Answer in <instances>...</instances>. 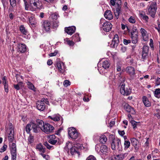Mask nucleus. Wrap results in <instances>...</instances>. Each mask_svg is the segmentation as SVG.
I'll use <instances>...</instances> for the list:
<instances>
[{
  "label": "nucleus",
  "mask_w": 160,
  "mask_h": 160,
  "mask_svg": "<svg viewBox=\"0 0 160 160\" xmlns=\"http://www.w3.org/2000/svg\"><path fill=\"white\" fill-rule=\"evenodd\" d=\"M71 143L70 142H68L66 143L65 146L64 147V150L69 155H71L72 157H79L80 155V144L74 145L71 147Z\"/></svg>",
  "instance_id": "nucleus-1"
},
{
  "label": "nucleus",
  "mask_w": 160,
  "mask_h": 160,
  "mask_svg": "<svg viewBox=\"0 0 160 160\" xmlns=\"http://www.w3.org/2000/svg\"><path fill=\"white\" fill-rule=\"evenodd\" d=\"M39 129L37 124L33 122H31L28 124L26 127V131L28 133H29L32 130L33 132H37L39 130Z\"/></svg>",
  "instance_id": "nucleus-2"
},
{
  "label": "nucleus",
  "mask_w": 160,
  "mask_h": 160,
  "mask_svg": "<svg viewBox=\"0 0 160 160\" xmlns=\"http://www.w3.org/2000/svg\"><path fill=\"white\" fill-rule=\"evenodd\" d=\"M111 148L113 150L117 149L119 151H121L122 148L120 140L118 138L113 139L111 144Z\"/></svg>",
  "instance_id": "nucleus-3"
},
{
  "label": "nucleus",
  "mask_w": 160,
  "mask_h": 160,
  "mask_svg": "<svg viewBox=\"0 0 160 160\" xmlns=\"http://www.w3.org/2000/svg\"><path fill=\"white\" fill-rule=\"evenodd\" d=\"M157 9L156 2H152L148 8V14L152 17H154L155 15Z\"/></svg>",
  "instance_id": "nucleus-4"
},
{
  "label": "nucleus",
  "mask_w": 160,
  "mask_h": 160,
  "mask_svg": "<svg viewBox=\"0 0 160 160\" xmlns=\"http://www.w3.org/2000/svg\"><path fill=\"white\" fill-rule=\"evenodd\" d=\"M68 132L69 136L72 140L76 139L79 135L78 131L73 128H68Z\"/></svg>",
  "instance_id": "nucleus-5"
},
{
  "label": "nucleus",
  "mask_w": 160,
  "mask_h": 160,
  "mask_svg": "<svg viewBox=\"0 0 160 160\" xmlns=\"http://www.w3.org/2000/svg\"><path fill=\"white\" fill-rule=\"evenodd\" d=\"M10 147L11 154L12 160H16L17 149L16 144L12 142L11 144H10Z\"/></svg>",
  "instance_id": "nucleus-6"
},
{
  "label": "nucleus",
  "mask_w": 160,
  "mask_h": 160,
  "mask_svg": "<svg viewBox=\"0 0 160 160\" xmlns=\"http://www.w3.org/2000/svg\"><path fill=\"white\" fill-rule=\"evenodd\" d=\"M125 84L122 83V84L121 85L120 92L121 94L123 95H128L131 92V89L129 87L125 88Z\"/></svg>",
  "instance_id": "nucleus-7"
},
{
  "label": "nucleus",
  "mask_w": 160,
  "mask_h": 160,
  "mask_svg": "<svg viewBox=\"0 0 160 160\" xmlns=\"http://www.w3.org/2000/svg\"><path fill=\"white\" fill-rule=\"evenodd\" d=\"M54 129V127L51 124L48 123H45L42 130L47 134H49L52 132Z\"/></svg>",
  "instance_id": "nucleus-8"
},
{
  "label": "nucleus",
  "mask_w": 160,
  "mask_h": 160,
  "mask_svg": "<svg viewBox=\"0 0 160 160\" xmlns=\"http://www.w3.org/2000/svg\"><path fill=\"white\" fill-rule=\"evenodd\" d=\"M51 25V22L45 20L42 23V27L43 30L46 32H49L50 31Z\"/></svg>",
  "instance_id": "nucleus-9"
},
{
  "label": "nucleus",
  "mask_w": 160,
  "mask_h": 160,
  "mask_svg": "<svg viewBox=\"0 0 160 160\" xmlns=\"http://www.w3.org/2000/svg\"><path fill=\"white\" fill-rule=\"evenodd\" d=\"M47 101V100L44 99L43 101H38L37 103V108L39 110L43 111L45 108V104L44 102Z\"/></svg>",
  "instance_id": "nucleus-10"
},
{
  "label": "nucleus",
  "mask_w": 160,
  "mask_h": 160,
  "mask_svg": "<svg viewBox=\"0 0 160 160\" xmlns=\"http://www.w3.org/2000/svg\"><path fill=\"white\" fill-rule=\"evenodd\" d=\"M29 3L30 4V6L31 7L32 11H35L38 8L39 4V0H29Z\"/></svg>",
  "instance_id": "nucleus-11"
},
{
  "label": "nucleus",
  "mask_w": 160,
  "mask_h": 160,
  "mask_svg": "<svg viewBox=\"0 0 160 160\" xmlns=\"http://www.w3.org/2000/svg\"><path fill=\"white\" fill-rule=\"evenodd\" d=\"M98 146H99L98 145L96 146V150L97 151H98V150H99V153H100V154H106L108 151V148L106 146L104 145H102L100 146V149H99V147H98Z\"/></svg>",
  "instance_id": "nucleus-12"
},
{
  "label": "nucleus",
  "mask_w": 160,
  "mask_h": 160,
  "mask_svg": "<svg viewBox=\"0 0 160 160\" xmlns=\"http://www.w3.org/2000/svg\"><path fill=\"white\" fill-rule=\"evenodd\" d=\"M112 28V25L111 23L108 21H106L103 23L102 25V28L104 31L106 32H109Z\"/></svg>",
  "instance_id": "nucleus-13"
},
{
  "label": "nucleus",
  "mask_w": 160,
  "mask_h": 160,
  "mask_svg": "<svg viewBox=\"0 0 160 160\" xmlns=\"http://www.w3.org/2000/svg\"><path fill=\"white\" fill-rule=\"evenodd\" d=\"M119 37L118 35L116 34L113 39L111 43L110 44V46L113 48L117 47L118 45L119 42Z\"/></svg>",
  "instance_id": "nucleus-14"
},
{
  "label": "nucleus",
  "mask_w": 160,
  "mask_h": 160,
  "mask_svg": "<svg viewBox=\"0 0 160 160\" xmlns=\"http://www.w3.org/2000/svg\"><path fill=\"white\" fill-rule=\"evenodd\" d=\"M149 47L148 46L144 45L142 48V59L144 60L147 58L148 55Z\"/></svg>",
  "instance_id": "nucleus-15"
},
{
  "label": "nucleus",
  "mask_w": 160,
  "mask_h": 160,
  "mask_svg": "<svg viewBox=\"0 0 160 160\" xmlns=\"http://www.w3.org/2000/svg\"><path fill=\"white\" fill-rule=\"evenodd\" d=\"M16 49L18 52L23 53L26 51V46L24 44L19 43L18 44Z\"/></svg>",
  "instance_id": "nucleus-16"
},
{
  "label": "nucleus",
  "mask_w": 160,
  "mask_h": 160,
  "mask_svg": "<svg viewBox=\"0 0 160 160\" xmlns=\"http://www.w3.org/2000/svg\"><path fill=\"white\" fill-rule=\"evenodd\" d=\"M76 29V28L75 26H72L67 28H65V31L68 34L72 35L75 32Z\"/></svg>",
  "instance_id": "nucleus-17"
},
{
  "label": "nucleus",
  "mask_w": 160,
  "mask_h": 160,
  "mask_svg": "<svg viewBox=\"0 0 160 160\" xmlns=\"http://www.w3.org/2000/svg\"><path fill=\"white\" fill-rule=\"evenodd\" d=\"M140 32L141 33L142 39L144 41H148V36L147 34V31L143 28H141Z\"/></svg>",
  "instance_id": "nucleus-18"
},
{
  "label": "nucleus",
  "mask_w": 160,
  "mask_h": 160,
  "mask_svg": "<svg viewBox=\"0 0 160 160\" xmlns=\"http://www.w3.org/2000/svg\"><path fill=\"white\" fill-rule=\"evenodd\" d=\"M57 66L59 71L62 73H63L65 71L64 64L62 62H57Z\"/></svg>",
  "instance_id": "nucleus-19"
},
{
  "label": "nucleus",
  "mask_w": 160,
  "mask_h": 160,
  "mask_svg": "<svg viewBox=\"0 0 160 160\" xmlns=\"http://www.w3.org/2000/svg\"><path fill=\"white\" fill-rule=\"evenodd\" d=\"M125 70L126 72L131 76H133L135 74V69L133 67L128 66L126 68Z\"/></svg>",
  "instance_id": "nucleus-20"
},
{
  "label": "nucleus",
  "mask_w": 160,
  "mask_h": 160,
  "mask_svg": "<svg viewBox=\"0 0 160 160\" xmlns=\"http://www.w3.org/2000/svg\"><path fill=\"white\" fill-rule=\"evenodd\" d=\"M124 108L126 111L131 113V114H134L135 111L133 108L129 105L128 104H126L124 105Z\"/></svg>",
  "instance_id": "nucleus-21"
},
{
  "label": "nucleus",
  "mask_w": 160,
  "mask_h": 160,
  "mask_svg": "<svg viewBox=\"0 0 160 160\" xmlns=\"http://www.w3.org/2000/svg\"><path fill=\"white\" fill-rule=\"evenodd\" d=\"M104 16L108 20H111L113 18L112 13L110 10H106L104 13Z\"/></svg>",
  "instance_id": "nucleus-22"
},
{
  "label": "nucleus",
  "mask_w": 160,
  "mask_h": 160,
  "mask_svg": "<svg viewBox=\"0 0 160 160\" xmlns=\"http://www.w3.org/2000/svg\"><path fill=\"white\" fill-rule=\"evenodd\" d=\"M121 7L115 6V8L114 10V14L117 19L118 18L119 14L121 13Z\"/></svg>",
  "instance_id": "nucleus-23"
},
{
  "label": "nucleus",
  "mask_w": 160,
  "mask_h": 160,
  "mask_svg": "<svg viewBox=\"0 0 160 160\" xmlns=\"http://www.w3.org/2000/svg\"><path fill=\"white\" fill-rule=\"evenodd\" d=\"M124 158L122 154H120L117 155H114L110 158L111 160H122Z\"/></svg>",
  "instance_id": "nucleus-24"
},
{
  "label": "nucleus",
  "mask_w": 160,
  "mask_h": 160,
  "mask_svg": "<svg viewBox=\"0 0 160 160\" xmlns=\"http://www.w3.org/2000/svg\"><path fill=\"white\" fill-rule=\"evenodd\" d=\"M48 140V142L52 145H55L57 142V139H56V136L54 135H51Z\"/></svg>",
  "instance_id": "nucleus-25"
},
{
  "label": "nucleus",
  "mask_w": 160,
  "mask_h": 160,
  "mask_svg": "<svg viewBox=\"0 0 160 160\" xmlns=\"http://www.w3.org/2000/svg\"><path fill=\"white\" fill-rule=\"evenodd\" d=\"M132 145L134 146L135 149L137 150L138 148H137V146L138 143V142L137 139L134 138H131L130 139Z\"/></svg>",
  "instance_id": "nucleus-26"
},
{
  "label": "nucleus",
  "mask_w": 160,
  "mask_h": 160,
  "mask_svg": "<svg viewBox=\"0 0 160 160\" xmlns=\"http://www.w3.org/2000/svg\"><path fill=\"white\" fill-rule=\"evenodd\" d=\"M142 101L145 106L147 107L151 106V103L148 100V98L145 96L143 97L142 98Z\"/></svg>",
  "instance_id": "nucleus-27"
},
{
  "label": "nucleus",
  "mask_w": 160,
  "mask_h": 160,
  "mask_svg": "<svg viewBox=\"0 0 160 160\" xmlns=\"http://www.w3.org/2000/svg\"><path fill=\"white\" fill-rule=\"evenodd\" d=\"M60 116L58 114H55L52 116H49L48 118L54 121H58L60 120Z\"/></svg>",
  "instance_id": "nucleus-28"
},
{
  "label": "nucleus",
  "mask_w": 160,
  "mask_h": 160,
  "mask_svg": "<svg viewBox=\"0 0 160 160\" xmlns=\"http://www.w3.org/2000/svg\"><path fill=\"white\" fill-rule=\"evenodd\" d=\"M36 122L37 126L39 129L42 130L44 125L43 121L41 120L38 119L36 120Z\"/></svg>",
  "instance_id": "nucleus-29"
},
{
  "label": "nucleus",
  "mask_w": 160,
  "mask_h": 160,
  "mask_svg": "<svg viewBox=\"0 0 160 160\" xmlns=\"http://www.w3.org/2000/svg\"><path fill=\"white\" fill-rule=\"evenodd\" d=\"M36 149L43 153H44L45 152V148L41 144L37 145L36 146Z\"/></svg>",
  "instance_id": "nucleus-30"
},
{
  "label": "nucleus",
  "mask_w": 160,
  "mask_h": 160,
  "mask_svg": "<svg viewBox=\"0 0 160 160\" xmlns=\"http://www.w3.org/2000/svg\"><path fill=\"white\" fill-rule=\"evenodd\" d=\"M132 39V42L133 44H136L138 42V35H130Z\"/></svg>",
  "instance_id": "nucleus-31"
},
{
  "label": "nucleus",
  "mask_w": 160,
  "mask_h": 160,
  "mask_svg": "<svg viewBox=\"0 0 160 160\" xmlns=\"http://www.w3.org/2000/svg\"><path fill=\"white\" fill-rule=\"evenodd\" d=\"M29 22L33 27H35L36 22L34 17L31 16L29 18Z\"/></svg>",
  "instance_id": "nucleus-32"
},
{
  "label": "nucleus",
  "mask_w": 160,
  "mask_h": 160,
  "mask_svg": "<svg viewBox=\"0 0 160 160\" xmlns=\"http://www.w3.org/2000/svg\"><path fill=\"white\" fill-rule=\"evenodd\" d=\"M110 65V63L107 60H105L102 64V67L104 69H106L109 68Z\"/></svg>",
  "instance_id": "nucleus-33"
},
{
  "label": "nucleus",
  "mask_w": 160,
  "mask_h": 160,
  "mask_svg": "<svg viewBox=\"0 0 160 160\" xmlns=\"http://www.w3.org/2000/svg\"><path fill=\"white\" fill-rule=\"evenodd\" d=\"M27 85L28 86V88L33 91H35L36 90V88L34 85L30 82H28L27 83Z\"/></svg>",
  "instance_id": "nucleus-34"
},
{
  "label": "nucleus",
  "mask_w": 160,
  "mask_h": 160,
  "mask_svg": "<svg viewBox=\"0 0 160 160\" xmlns=\"http://www.w3.org/2000/svg\"><path fill=\"white\" fill-rule=\"evenodd\" d=\"M20 31L24 35H27L28 34V31L25 29L23 25H21L20 27Z\"/></svg>",
  "instance_id": "nucleus-35"
},
{
  "label": "nucleus",
  "mask_w": 160,
  "mask_h": 160,
  "mask_svg": "<svg viewBox=\"0 0 160 160\" xmlns=\"http://www.w3.org/2000/svg\"><path fill=\"white\" fill-rule=\"evenodd\" d=\"M107 140L106 137L104 135H102L100 137V142L103 144L105 143Z\"/></svg>",
  "instance_id": "nucleus-36"
},
{
  "label": "nucleus",
  "mask_w": 160,
  "mask_h": 160,
  "mask_svg": "<svg viewBox=\"0 0 160 160\" xmlns=\"http://www.w3.org/2000/svg\"><path fill=\"white\" fill-rule=\"evenodd\" d=\"M160 94V88L156 89L154 92V96L158 98H160L159 94Z\"/></svg>",
  "instance_id": "nucleus-37"
},
{
  "label": "nucleus",
  "mask_w": 160,
  "mask_h": 160,
  "mask_svg": "<svg viewBox=\"0 0 160 160\" xmlns=\"http://www.w3.org/2000/svg\"><path fill=\"white\" fill-rule=\"evenodd\" d=\"M23 1L24 2V5L25 6V9L26 10H28V8H29L31 10L32 8L30 6V4H28L27 0H23Z\"/></svg>",
  "instance_id": "nucleus-38"
},
{
  "label": "nucleus",
  "mask_w": 160,
  "mask_h": 160,
  "mask_svg": "<svg viewBox=\"0 0 160 160\" xmlns=\"http://www.w3.org/2000/svg\"><path fill=\"white\" fill-rule=\"evenodd\" d=\"M138 35V30L136 27L133 28L131 32H130V35Z\"/></svg>",
  "instance_id": "nucleus-39"
},
{
  "label": "nucleus",
  "mask_w": 160,
  "mask_h": 160,
  "mask_svg": "<svg viewBox=\"0 0 160 160\" xmlns=\"http://www.w3.org/2000/svg\"><path fill=\"white\" fill-rule=\"evenodd\" d=\"M131 123L133 127V128L135 130L137 128V126L138 124V122H137L134 120H131Z\"/></svg>",
  "instance_id": "nucleus-40"
},
{
  "label": "nucleus",
  "mask_w": 160,
  "mask_h": 160,
  "mask_svg": "<svg viewBox=\"0 0 160 160\" xmlns=\"http://www.w3.org/2000/svg\"><path fill=\"white\" fill-rule=\"evenodd\" d=\"M130 143L128 140H125L124 142V148L125 149H127L130 146Z\"/></svg>",
  "instance_id": "nucleus-41"
},
{
  "label": "nucleus",
  "mask_w": 160,
  "mask_h": 160,
  "mask_svg": "<svg viewBox=\"0 0 160 160\" xmlns=\"http://www.w3.org/2000/svg\"><path fill=\"white\" fill-rule=\"evenodd\" d=\"M52 18L53 19L56 20L59 17L58 14L56 12L54 13L51 15Z\"/></svg>",
  "instance_id": "nucleus-42"
},
{
  "label": "nucleus",
  "mask_w": 160,
  "mask_h": 160,
  "mask_svg": "<svg viewBox=\"0 0 160 160\" xmlns=\"http://www.w3.org/2000/svg\"><path fill=\"white\" fill-rule=\"evenodd\" d=\"M72 38L73 39H75V38H76L75 39V40L77 42H79L80 41V38L79 36V34H74L72 36Z\"/></svg>",
  "instance_id": "nucleus-43"
},
{
  "label": "nucleus",
  "mask_w": 160,
  "mask_h": 160,
  "mask_svg": "<svg viewBox=\"0 0 160 160\" xmlns=\"http://www.w3.org/2000/svg\"><path fill=\"white\" fill-rule=\"evenodd\" d=\"M129 22L132 23H134L136 22L135 18L132 16H131L128 19Z\"/></svg>",
  "instance_id": "nucleus-44"
},
{
  "label": "nucleus",
  "mask_w": 160,
  "mask_h": 160,
  "mask_svg": "<svg viewBox=\"0 0 160 160\" xmlns=\"http://www.w3.org/2000/svg\"><path fill=\"white\" fill-rule=\"evenodd\" d=\"M10 5L12 8L15 7L16 4V0H10Z\"/></svg>",
  "instance_id": "nucleus-45"
},
{
  "label": "nucleus",
  "mask_w": 160,
  "mask_h": 160,
  "mask_svg": "<svg viewBox=\"0 0 160 160\" xmlns=\"http://www.w3.org/2000/svg\"><path fill=\"white\" fill-rule=\"evenodd\" d=\"M8 140L9 142H12L14 138V135L13 134H12L11 135V134H9L8 136Z\"/></svg>",
  "instance_id": "nucleus-46"
},
{
  "label": "nucleus",
  "mask_w": 160,
  "mask_h": 160,
  "mask_svg": "<svg viewBox=\"0 0 160 160\" xmlns=\"http://www.w3.org/2000/svg\"><path fill=\"white\" fill-rule=\"evenodd\" d=\"M7 147V146L6 144H4L0 149V152H2L5 151L6 150Z\"/></svg>",
  "instance_id": "nucleus-47"
},
{
  "label": "nucleus",
  "mask_w": 160,
  "mask_h": 160,
  "mask_svg": "<svg viewBox=\"0 0 160 160\" xmlns=\"http://www.w3.org/2000/svg\"><path fill=\"white\" fill-rule=\"evenodd\" d=\"M63 84L65 87H67L70 85V82L68 80H65Z\"/></svg>",
  "instance_id": "nucleus-48"
},
{
  "label": "nucleus",
  "mask_w": 160,
  "mask_h": 160,
  "mask_svg": "<svg viewBox=\"0 0 160 160\" xmlns=\"http://www.w3.org/2000/svg\"><path fill=\"white\" fill-rule=\"evenodd\" d=\"M115 6L121 7V0H115Z\"/></svg>",
  "instance_id": "nucleus-49"
},
{
  "label": "nucleus",
  "mask_w": 160,
  "mask_h": 160,
  "mask_svg": "<svg viewBox=\"0 0 160 160\" xmlns=\"http://www.w3.org/2000/svg\"><path fill=\"white\" fill-rule=\"evenodd\" d=\"M86 160H97L96 158L92 155H90L88 156Z\"/></svg>",
  "instance_id": "nucleus-50"
},
{
  "label": "nucleus",
  "mask_w": 160,
  "mask_h": 160,
  "mask_svg": "<svg viewBox=\"0 0 160 160\" xmlns=\"http://www.w3.org/2000/svg\"><path fill=\"white\" fill-rule=\"evenodd\" d=\"M40 155L42 156L43 158L45 159L46 160H48L49 159V157L48 155L44 154L42 153H40Z\"/></svg>",
  "instance_id": "nucleus-51"
},
{
  "label": "nucleus",
  "mask_w": 160,
  "mask_h": 160,
  "mask_svg": "<svg viewBox=\"0 0 160 160\" xmlns=\"http://www.w3.org/2000/svg\"><path fill=\"white\" fill-rule=\"evenodd\" d=\"M44 145L49 149H50L53 147L52 146L49 145L47 142H45Z\"/></svg>",
  "instance_id": "nucleus-52"
},
{
  "label": "nucleus",
  "mask_w": 160,
  "mask_h": 160,
  "mask_svg": "<svg viewBox=\"0 0 160 160\" xmlns=\"http://www.w3.org/2000/svg\"><path fill=\"white\" fill-rule=\"evenodd\" d=\"M131 42V40L125 39H123V43L125 45H127Z\"/></svg>",
  "instance_id": "nucleus-53"
},
{
  "label": "nucleus",
  "mask_w": 160,
  "mask_h": 160,
  "mask_svg": "<svg viewBox=\"0 0 160 160\" xmlns=\"http://www.w3.org/2000/svg\"><path fill=\"white\" fill-rule=\"evenodd\" d=\"M149 139V138H147V140L144 143V147H147L149 146V143L148 141Z\"/></svg>",
  "instance_id": "nucleus-54"
},
{
  "label": "nucleus",
  "mask_w": 160,
  "mask_h": 160,
  "mask_svg": "<svg viewBox=\"0 0 160 160\" xmlns=\"http://www.w3.org/2000/svg\"><path fill=\"white\" fill-rule=\"evenodd\" d=\"M28 141L30 143H32L33 141V137L30 136L28 138Z\"/></svg>",
  "instance_id": "nucleus-55"
},
{
  "label": "nucleus",
  "mask_w": 160,
  "mask_h": 160,
  "mask_svg": "<svg viewBox=\"0 0 160 160\" xmlns=\"http://www.w3.org/2000/svg\"><path fill=\"white\" fill-rule=\"evenodd\" d=\"M155 83L157 86H158L160 85V78H158L156 81Z\"/></svg>",
  "instance_id": "nucleus-56"
},
{
  "label": "nucleus",
  "mask_w": 160,
  "mask_h": 160,
  "mask_svg": "<svg viewBox=\"0 0 160 160\" xmlns=\"http://www.w3.org/2000/svg\"><path fill=\"white\" fill-rule=\"evenodd\" d=\"M3 84L4 85V88L5 89V92H7L8 91V86L7 83V82L5 84Z\"/></svg>",
  "instance_id": "nucleus-57"
},
{
  "label": "nucleus",
  "mask_w": 160,
  "mask_h": 160,
  "mask_svg": "<svg viewBox=\"0 0 160 160\" xmlns=\"http://www.w3.org/2000/svg\"><path fill=\"white\" fill-rule=\"evenodd\" d=\"M67 44L69 45L70 46H73L74 44V43L72 41H68V42Z\"/></svg>",
  "instance_id": "nucleus-58"
},
{
  "label": "nucleus",
  "mask_w": 160,
  "mask_h": 160,
  "mask_svg": "<svg viewBox=\"0 0 160 160\" xmlns=\"http://www.w3.org/2000/svg\"><path fill=\"white\" fill-rule=\"evenodd\" d=\"M150 44H149V45L151 48L153 49L154 48V47H153V41L152 39L151 38L150 39Z\"/></svg>",
  "instance_id": "nucleus-59"
},
{
  "label": "nucleus",
  "mask_w": 160,
  "mask_h": 160,
  "mask_svg": "<svg viewBox=\"0 0 160 160\" xmlns=\"http://www.w3.org/2000/svg\"><path fill=\"white\" fill-rule=\"evenodd\" d=\"M57 53L58 52L56 51H55L54 52L50 53L49 54V56L50 57L54 56H56Z\"/></svg>",
  "instance_id": "nucleus-60"
},
{
  "label": "nucleus",
  "mask_w": 160,
  "mask_h": 160,
  "mask_svg": "<svg viewBox=\"0 0 160 160\" xmlns=\"http://www.w3.org/2000/svg\"><path fill=\"white\" fill-rule=\"evenodd\" d=\"M16 77L17 80V81L18 82V81L19 80L20 78H22V76H20L18 74H16Z\"/></svg>",
  "instance_id": "nucleus-61"
},
{
  "label": "nucleus",
  "mask_w": 160,
  "mask_h": 160,
  "mask_svg": "<svg viewBox=\"0 0 160 160\" xmlns=\"http://www.w3.org/2000/svg\"><path fill=\"white\" fill-rule=\"evenodd\" d=\"M14 88L17 90H19L20 89V87L18 85V84H14Z\"/></svg>",
  "instance_id": "nucleus-62"
},
{
  "label": "nucleus",
  "mask_w": 160,
  "mask_h": 160,
  "mask_svg": "<svg viewBox=\"0 0 160 160\" xmlns=\"http://www.w3.org/2000/svg\"><path fill=\"white\" fill-rule=\"evenodd\" d=\"M9 133L8 134H11V135L12 134H13V129L11 127L9 128Z\"/></svg>",
  "instance_id": "nucleus-63"
},
{
  "label": "nucleus",
  "mask_w": 160,
  "mask_h": 160,
  "mask_svg": "<svg viewBox=\"0 0 160 160\" xmlns=\"http://www.w3.org/2000/svg\"><path fill=\"white\" fill-rule=\"evenodd\" d=\"M119 134L121 136H123L125 134V132L124 130L118 131Z\"/></svg>",
  "instance_id": "nucleus-64"
}]
</instances>
